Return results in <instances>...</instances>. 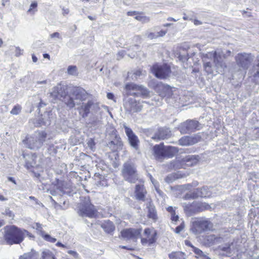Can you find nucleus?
<instances>
[{
	"instance_id": "f257e3e1",
	"label": "nucleus",
	"mask_w": 259,
	"mask_h": 259,
	"mask_svg": "<svg viewBox=\"0 0 259 259\" xmlns=\"http://www.w3.org/2000/svg\"><path fill=\"white\" fill-rule=\"evenodd\" d=\"M26 236L33 237L26 230L20 229L14 225L5 227L4 238L9 245L20 244Z\"/></svg>"
},
{
	"instance_id": "f03ea898",
	"label": "nucleus",
	"mask_w": 259,
	"mask_h": 259,
	"mask_svg": "<svg viewBox=\"0 0 259 259\" xmlns=\"http://www.w3.org/2000/svg\"><path fill=\"white\" fill-rule=\"evenodd\" d=\"M206 59H213L214 68L219 73L223 72L224 69L227 67L220 52L214 51L203 54L202 60L204 62V68L208 74L212 73L213 69L211 63L210 62H207L206 60Z\"/></svg>"
},
{
	"instance_id": "7ed1b4c3",
	"label": "nucleus",
	"mask_w": 259,
	"mask_h": 259,
	"mask_svg": "<svg viewBox=\"0 0 259 259\" xmlns=\"http://www.w3.org/2000/svg\"><path fill=\"white\" fill-rule=\"evenodd\" d=\"M47 134L45 131H38L31 136L24 140L23 143L27 147L32 150H38L41 148L46 141Z\"/></svg>"
},
{
	"instance_id": "20e7f679",
	"label": "nucleus",
	"mask_w": 259,
	"mask_h": 259,
	"mask_svg": "<svg viewBox=\"0 0 259 259\" xmlns=\"http://www.w3.org/2000/svg\"><path fill=\"white\" fill-rule=\"evenodd\" d=\"M121 175L125 181L131 183H135L139 179L136 167L131 161H126L123 164Z\"/></svg>"
},
{
	"instance_id": "39448f33",
	"label": "nucleus",
	"mask_w": 259,
	"mask_h": 259,
	"mask_svg": "<svg viewBox=\"0 0 259 259\" xmlns=\"http://www.w3.org/2000/svg\"><path fill=\"white\" fill-rule=\"evenodd\" d=\"M212 226V224L207 219L199 218L192 222L191 230L195 234H200L210 230Z\"/></svg>"
},
{
	"instance_id": "423d86ee",
	"label": "nucleus",
	"mask_w": 259,
	"mask_h": 259,
	"mask_svg": "<svg viewBox=\"0 0 259 259\" xmlns=\"http://www.w3.org/2000/svg\"><path fill=\"white\" fill-rule=\"evenodd\" d=\"M96 209L90 201L89 197H84V200L78 206V213L82 217L94 218L96 215Z\"/></svg>"
},
{
	"instance_id": "0eeeda50",
	"label": "nucleus",
	"mask_w": 259,
	"mask_h": 259,
	"mask_svg": "<svg viewBox=\"0 0 259 259\" xmlns=\"http://www.w3.org/2000/svg\"><path fill=\"white\" fill-rule=\"evenodd\" d=\"M198 156L189 155L181 160L176 159L172 161L169 164V167L174 169L185 168V165L193 166L195 165L198 159Z\"/></svg>"
},
{
	"instance_id": "6e6552de",
	"label": "nucleus",
	"mask_w": 259,
	"mask_h": 259,
	"mask_svg": "<svg viewBox=\"0 0 259 259\" xmlns=\"http://www.w3.org/2000/svg\"><path fill=\"white\" fill-rule=\"evenodd\" d=\"M125 90L127 96H147L149 94L148 90L143 86L134 83L126 84L125 87Z\"/></svg>"
},
{
	"instance_id": "1a4fd4ad",
	"label": "nucleus",
	"mask_w": 259,
	"mask_h": 259,
	"mask_svg": "<svg viewBox=\"0 0 259 259\" xmlns=\"http://www.w3.org/2000/svg\"><path fill=\"white\" fill-rule=\"evenodd\" d=\"M202 128L201 124L195 120H187L181 123L179 130L181 134H185L194 132Z\"/></svg>"
},
{
	"instance_id": "9d476101",
	"label": "nucleus",
	"mask_w": 259,
	"mask_h": 259,
	"mask_svg": "<svg viewBox=\"0 0 259 259\" xmlns=\"http://www.w3.org/2000/svg\"><path fill=\"white\" fill-rule=\"evenodd\" d=\"M142 231V228H130L122 230L120 234L124 240L136 242L139 238H141Z\"/></svg>"
},
{
	"instance_id": "9b49d317",
	"label": "nucleus",
	"mask_w": 259,
	"mask_h": 259,
	"mask_svg": "<svg viewBox=\"0 0 259 259\" xmlns=\"http://www.w3.org/2000/svg\"><path fill=\"white\" fill-rule=\"evenodd\" d=\"M152 72L157 78L164 79L169 75L171 70L170 67L166 64H155L152 68Z\"/></svg>"
},
{
	"instance_id": "f8f14e48",
	"label": "nucleus",
	"mask_w": 259,
	"mask_h": 259,
	"mask_svg": "<svg viewBox=\"0 0 259 259\" xmlns=\"http://www.w3.org/2000/svg\"><path fill=\"white\" fill-rule=\"evenodd\" d=\"M123 127L124 128L125 133L127 137V141L131 147L136 151L139 150L140 140L138 136L125 123L123 124Z\"/></svg>"
},
{
	"instance_id": "ddd939ff",
	"label": "nucleus",
	"mask_w": 259,
	"mask_h": 259,
	"mask_svg": "<svg viewBox=\"0 0 259 259\" xmlns=\"http://www.w3.org/2000/svg\"><path fill=\"white\" fill-rule=\"evenodd\" d=\"M211 192L207 187H203L201 188L195 189L193 192L187 193L185 195L186 199H195L199 197H208L211 196Z\"/></svg>"
},
{
	"instance_id": "4468645a",
	"label": "nucleus",
	"mask_w": 259,
	"mask_h": 259,
	"mask_svg": "<svg viewBox=\"0 0 259 259\" xmlns=\"http://www.w3.org/2000/svg\"><path fill=\"white\" fill-rule=\"evenodd\" d=\"M235 60L237 64L239 67L246 69L253 60V56L251 54L239 53L235 57Z\"/></svg>"
},
{
	"instance_id": "2eb2a0df",
	"label": "nucleus",
	"mask_w": 259,
	"mask_h": 259,
	"mask_svg": "<svg viewBox=\"0 0 259 259\" xmlns=\"http://www.w3.org/2000/svg\"><path fill=\"white\" fill-rule=\"evenodd\" d=\"M154 90L161 97H167L168 98L171 96L172 91L171 88L167 84H165L161 82L156 83L154 87Z\"/></svg>"
},
{
	"instance_id": "dca6fc26",
	"label": "nucleus",
	"mask_w": 259,
	"mask_h": 259,
	"mask_svg": "<svg viewBox=\"0 0 259 259\" xmlns=\"http://www.w3.org/2000/svg\"><path fill=\"white\" fill-rule=\"evenodd\" d=\"M144 234L146 237L141 238V243L143 245L148 244L150 245L156 242L157 232L155 230L146 228L144 230Z\"/></svg>"
},
{
	"instance_id": "f3484780",
	"label": "nucleus",
	"mask_w": 259,
	"mask_h": 259,
	"mask_svg": "<svg viewBox=\"0 0 259 259\" xmlns=\"http://www.w3.org/2000/svg\"><path fill=\"white\" fill-rule=\"evenodd\" d=\"M68 94L67 88L65 86L58 84L53 88L51 93V96L55 99H63Z\"/></svg>"
},
{
	"instance_id": "a211bd4d",
	"label": "nucleus",
	"mask_w": 259,
	"mask_h": 259,
	"mask_svg": "<svg viewBox=\"0 0 259 259\" xmlns=\"http://www.w3.org/2000/svg\"><path fill=\"white\" fill-rule=\"evenodd\" d=\"M201 137L198 135L193 136H184L178 141L179 144L183 146L193 145L200 141Z\"/></svg>"
},
{
	"instance_id": "6ab92c4d",
	"label": "nucleus",
	"mask_w": 259,
	"mask_h": 259,
	"mask_svg": "<svg viewBox=\"0 0 259 259\" xmlns=\"http://www.w3.org/2000/svg\"><path fill=\"white\" fill-rule=\"evenodd\" d=\"M249 77L255 84H259V57L249 71Z\"/></svg>"
},
{
	"instance_id": "aec40b11",
	"label": "nucleus",
	"mask_w": 259,
	"mask_h": 259,
	"mask_svg": "<svg viewBox=\"0 0 259 259\" xmlns=\"http://www.w3.org/2000/svg\"><path fill=\"white\" fill-rule=\"evenodd\" d=\"M171 135V132L168 128L160 127L152 137V139L157 141L165 140L170 138Z\"/></svg>"
},
{
	"instance_id": "412c9836",
	"label": "nucleus",
	"mask_w": 259,
	"mask_h": 259,
	"mask_svg": "<svg viewBox=\"0 0 259 259\" xmlns=\"http://www.w3.org/2000/svg\"><path fill=\"white\" fill-rule=\"evenodd\" d=\"M53 117V114L51 111L46 112L39 118L38 122L35 124V126L49 125L51 124Z\"/></svg>"
},
{
	"instance_id": "4be33fe9",
	"label": "nucleus",
	"mask_w": 259,
	"mask_h": 259,
	"mask_svg": "<svg viewBox=\"0 0 259 259\" xmlns=\"http://www.w3.org/2000/svg\"><path fill=\"white\" fill-rule=\"evenodd\" d=\"M147 200L146 208L148 209L147 216L149 219L156 221H157L158 217L155 207L151 199H147Z\"/></svg>"
},
{
	"instance_id": "5701e85b",
	"label": "nucleus",
	"mask_w": 259,
	"mask_h": 259,
	"mask_svg": "<svg viewBox=\"0 0 259 259\" xmlns=\"http://www.w3.org/2000/svg\"><path fill=\"white\" fill-rule=\"evenodd\" d=\"M147 192L142 185H137L135 189V196L138 200L145 201V195Z\"/></svg>"
},
{
	"instance_id": "b1692460",
	"label": "nucleus",
	"mask_w": 259,
	"mask_h": 259,
	"mask_svg": "<svg viewBox=\"0 0 259 259\" xmlns=\"http://www.w3.org/2000/svg\"><path fill=\"white\" fill-rule=\"evenodd\" d=\"M122 145V141L119 136L110 138V141L107 144L108 146L113 150H117L121 147Z\"/></svg>"
},
{
	"instance_id": "393cba45",
	"label": "nucleus",
	"mask_w": 259,
	"mask_h": 259,
	"mask_svg": "<svg viewBox=\"0 0 259 259\" xmlns=\"http://www.w3.org/2000/svg\"><path fill=\"white\" fill-rule=\"evenodd\" d=\"M101 227L105 232L112 234L115 229L114 223L110 220H105L101 224Z\"/></svg>"
},
{
	"instance_id": "a878e982",
	"label": "nucleus",
	"mask_w": 259,
	"mask_h": 259,
	"mask_svg": "<svg viewBox=\"0 0 259 259\" xmlns=\"http://www.w3.org/2000/svg\"><path fill=\"white\" fill-rule=\"evenodd\" d=\"M142 106L135 100H130L126 105V109L131 112H137L142 110Z\"/></svg>"
},
{
	"instance_id": "bb28decb",
	"label": "nucleus",
	"mask_w": 259,
	"mask_h": 259,
	"mask_svg": "<svg viewBox=\"0 0 259 259\" xmlns=\"http://www.w3.org/2000/svg\"><path fill=\"white\" fill-rule=\"evenodd\" d=\"M71 185L70 183L65 181H58L57 183V188L63 193H67L68 192L67 190L71 189Z\"/></svg>"
},
{
	"instance_id": "cd10ccee",
	"label": "nucleus",
	"mask_w": 259,
	"mask_h": 259,
	"mask_svg": "<svg viewBox=\"0 0 259 259\" xmlns=\"http://www.w3.org/2000/svg\"><path fill=\"white\" fill-rule=\"evenodd\" d=\"M93 106L94 107L95 106V105H94L92 101H89L87 103L82 104L79 112L80 113H81L82 112H83L82 114V116L83 117H85L88 116L90 112V109Z\"/></svg>"
},
{
	"instance_id": "c85d7f7f",
	"label": "nucleus",
	"mask_w": 259,
	"mask_h": 259,
	"mask_svg": "<svg viewBox=\"0 0 259 259\" xmlns=\"http://www.w3.org/2000/svg\"><path fill=\"white\" fill-rule=\"evenodd\" d=\"M50 198L56 209H65L68 208L69 203L67 201L64 200V198H61L59 203H57L55 200H54L52 197H50Z\"/></svg>"
},
{
	"instance_id": "c756f323",
	"label": "nucleus",
	"mask_w": 259,
	"mask_h": 259,
	"mask_svg": "<svg viewBox=\"0 0 259 259\" xmlns=\"http://www.w3.org/2000/svg\"><path fill=\"white\" fill-rule=\"evenodd\" d=\"M19 259H39V255L37 252L32 249L21 255Z\"/></svg>"
},
{
	"instance_id": "7c9ffc66",
	"label": "nucleus",
	"mask_w": 259,
	"mask_h": 259,
	"mask_svg": "<svg viewBox=\"0 0 259 259\" xmlns=\"http://www.w3.org/2000/svg\"><path fill=\"white\" fill-rule=\"evenodd\" d=\"M19 259H39V255L37 252L32 249L21 255Z\"/></svg>"
},
{
	"instance_id": "2f4dec72",
	"label": "nucleus",
	"mask_w": 259,
	"mask_h": 259,
	"mask_svg": "<svg viewBox=\"0 0 259 259\" xmlns=\"http://www.w3.org/2000/svg\"><path fill=\"white\" fill-rule=\"evenodd\" d=\"M178 152V148L176 147L168 146L165 148L164 157L171 158Z\"/></svg>"
},
{
	"instance_id": "473e14b6",
	"label": "nucleus",
	"mask_w": 259,
	"mask_h": 259,
	"mask_svg": "<svg viewBox=\"0 0 259 259\" xmlns=\"http://www.w3.org/2000/svg\"><path fill=\"white\" fill-rule=\"evenodd\" d=\"M62 101L70 109L73 108L76 104L78 105L79 104L77 102H75L73 97H71L68 95L63 99H62Z\"/></svg>"
},
{
	"instance_id": "72a5a7b5",
	"label": "nucleus",
	"mask_w": 259,
	"mask_h": 259,
	"mask_svg": "<svg viewBox=\"0 0 259 259\" xmlns=\"http://www.w3.org/2000/svg\"><path fill=\"white\" fill-rule=\"evenodd\" d=\"M164 151L165 148L164 149L161 145H156L153 147L154 154L158 158L164 157Z\"/></svg>"
},
{
	"instance_id": "f704fd0d",
	"label": "nucleus",
	"mask_w": 259,
	"mask_h": 259,
	"mask_svg": "<svg viewBox=\"0 0 259 259\" xmlns=\"http://www.w3.org/2000/svg\"><path fill=\"white\" fill-rule=\"evenodd\" d=\"M207 243L209 244L219 243L222 240V238L220 237H217L214 235H209L206 236L205 238Z\"/></svg>"
},
{
	"instance_id": "c9c22d12",
	"label": "nucleus",
	"mask_w": 259,
	"mask_h": 259,
	"mask_svg": "<svg viewBox=\"0 0 259 259\" xmlns=\"http://www.w3.org/2000/svg\"><path fill=\"white\" fill-rule=\"evenodd\" d=\"M40 259H56V257L52 251L45 249L42 251Z\"/></svg>"
},
{
	"instance_id": "e433bc0d",
	"label": "nucleus",
	"mask_w": 259,
	"mask_h": 259,
	"mask_svg": "<svg viewBox=\"0 0 259 259\" xmlns=\"http://www.w3.org/2000/svg\"><path fill=\"white\" fill-rule=\"evenodd\" d=\"M176 207L169 206L166 208V210L170 214V219L172 222H177L179 219L178 215L176 214Z\"/></svg>"
},
{
	"instance_id": "4c0bfd02",
	"label": "nucleus",
	"mask_w": 259,
	"mask_h": 259,
	"mask_svg": "<svg viewBox=\"0 0 259 259\" xmlns=\"http://www.w3.org/2000/svg\"><path fill=\"white\" fill-rule=\"evenodd\" d=\"M170 259H185V254L181 251L173 252L168 255Z\"/></svg>"
},
{
	"instance_id": "58836bf2",
	"label": "nucleus",
	"mask_w": 259,
	"mask_h": 259,
	"mask_svg": "<svg viewBox=\"0 0 259 259\" xmlns=\"http://www.w3.org/2000/svg\"><path fill=\"white\" fill-rule=\"evenodd\" d=\"M219 248L223 252L222 253L223 255L229 256L231 253L230 244H226L224 246H220Z\"/></svg>"
},
{
	"instance_id": "ea45409f",
	"label": "nucleus",
	"mask_w": 259,
	"mask_h": 259,
	"mask_svg": "<svg viewBox=\"0 0 259 259\" xmlns=\"http://www.w3.org/2000/svg\"><path fill=\"white\" fill-rule=\"evenodd\" d=\"M197 207L200 211L212 209V207L206 203H198L197 204Z\"/></svg>"
},
{
	"instance_id": "a19ab883",
	"label": "nucleus",
	"mask_w": 259,
	"mask_h": 259,
	"mask_svg": "<svg viewBox=\"0 0 259 259\" xmlns=\"http://www.w3.org/2000/svg\"><path fill=\"white\" fill-rule=\"evenodd\" d=\"M135 19L143 23H148L150 21V18L148 16L143 15V13L142 12L141 14H139V15L135 16Z\"/></svg>"
},
{
	"instance_id": "79ce46f5",
	"label": "nucleus",
	"mask_w": 259,
	"mask_h": 259,
	"mask_svg": "<svg viewBox=\"0 0 259 259\" xmlns=\"http://www.w3.org/2000/svg\"><path fill=\"white\" fill-rule=\"evenodd\" d=\"M67 73L69 75L76 76L78 74L77 68L76 66L70 65L67 68Z\"/></svg>"
},
{
	"instance_id": "37998d69",
	"label": "nucleus",
	"mask_w": 259,
	"mask_h": 259,
	"mask_svg": "<svg viewBox=\"0 0 259 259\" xmlns=\"http://www.w3.org/2000/svg\"><path fill=\"white\" fill-rule=\"evenodd\" d=\"M107 132L108 134L110 136V138L119 136L117 134V131L116 129L113 126H110L108 128H107Z\"/></svg>"
},
{
	"instance_id": "c03bdc74",
	"label": "nucleus",
	"mask_w": 259,
	"mask_h": 259,
	"mask_svg": "<svg viewBox=\"0 0 259 259\" xmlns=\"http://www.w3.org/2000/svg\"><path fill=\"white\" fill-rule=\"evenodd\" d=\"M101 120L96 116H93L90 119L89 123L91 124L93 126H98L101 124Z\"/></svg>"
},
{
	"instance_id": "a18cd8bd",
	"label": "nucleus",
	"mask_w": 259,
	"mask_h": 259,
	"mask_svg": "<svg viewBox=\"0 0 259 259\" xmlns=\"http://www.w3.org/2000/svg\"><path fill=\"white\" fill-rule=\"evenodd\" d=\"M177 180V176L175 173L168 175L165 179V181L167 183H171Z\"/></svg>"
},
{
	"instance_id": "49530a36",
	"label": "nucleus",
	"mask_w": 259,
	"mask_h": 259,
	"mask_svg": "<svg viewBox=\"0 0 259 259\" xmlns=\"http://www.w3.org/2000/svg\"><path fill=\"white\" fill-rule=\"evenodd\" d=\"M41 235L46 241L52 243H54L56 241V238L52 237L50 235L45 234L44 232H41Z\"/></svg>"
},
{
	"instance_id": "de8ad7c7",
	"label": "nucleus",
	"mask_w": 259,
	"mask_h": 259,
	"mask_svg": "<svg viewBox=\"0 0 259 259\" xmlns=\"http://www.w3.org/2000/svg\"><path fill=\"white\" fill-rule=\"evenodd\" d=\"M22 108L19 105H15L11 111V114L13 115H17L21 111Z\"/></svg>"
},
{
	"instance_id": "09e8293b",
	"label": "nucleus",
	"mask_w": 259,
	"mask_h": 259,
	"mask_svg": "<svg viewBox=\"0 0 259 259\" xmlns=\"http://www.w3.org/2000/svg\"><path fill=\"white\" fill-rule=\"evenodd\" d=\"M88 146L92 150H94L95 149V143L93 139H90L87 142Z\"/></svg>"
},
{
	"instance_id": "8fccbe9b",
	"label": "nucleus",
	"mask_w": 259,
	"mask_h": 259,
	"mask_svg": "<svg viewBox=\"0 0 259 259\" xmlns=\"http://www.w3.org/2000/svg\"><path fill=\"white\" fill-rule=\"evenodd\" d=\"M37 4L36 2H34L32 3L30 6L29 9L27 11V13H32L33 14H34V13L36 11H33L32 9L36 8L37 7Z\"/></svg>"
},
{
	"instance_id": "3c124183",
	"label": "nucleus",
	"mask_w": 259,
	"mask_h": 259,
	"mask_svg": "<svg viewBox=\"0 0 259 259\" xmlns=\"http://www.w3.org/2000/svg\"><path fill=\"white\" fill-rule=\"evenodd\" d=\"M175 174L176 176H177V179L186 177L189 175L188 174H185L182 171H178L177 172H175Z\"/></svg>"
},
{
	"instance_id": "603ef678",
	"label": "nucleus",
	"mask_w": 259,
	"mask_h": 259,
	"mask_svg": "<svg viewBox=\"0 0 259 259\" xmlns=\"http://www.w3.org/2000/svg\"><path fill=\"white\" fill-rule=\"evenodd\" d=\"M185 225L184 223H182L179 226L176 227L175 232L176 233H180L184 228Z\"/></svg>"
},
{
	"instance_id": "864d4df0",
	"label": "nucleus",
	"mask_w": 259,
	"mask_h": 259,
	"mask_svg": "<svg viewBox=\"0 0 259 259\" xmlns=\"http://www.w3.org/2000/svg\"><path fill=\"white\" fill-rule=\"evenodd\" d=\"M193 251L196 254L201 257H203V255L205 254L202 251H201L199 248L196 247H194Z\"/></svg>"
},
{
	"instance_id": "5fc2aeb1",
	"label": "nucleus",
	"mask_w": 259,
	"mask_h": 259,
	"mask_svg": "<svg viewBox=\"0 0 259 259\" xmlns=\"http://www.w3.org/2000/svg\"><path fill=\"white\" fill-rule=\"evenodd\" d=\"M142 74V71L140 70H137L135 71L133 74L131 76L132 79H137L138 76H140Z\"/></svg>"
},
{
	"instance_id": "6e6d98bb",
	"label": "nucleus",
	"mask_w": 259,
	"mask_h": 259,
	"mask_svg": "<svg viewBox=\"0 0 259 259\" xmlns=\"http://www.w3.org/2000/svg\"><path fill=\"white\" fill-rule=\"evenodd\" d=\"M253 139L254 140H257L259 139V128L256 127L253 130Z\"/></svg>"
},
{
	"instance_id": "4d7b16f0",
	"label": "nucleus",
	"mask_w": 259,
	"mask_h": 259,
	"mask_svg": "<svg viewBox=\"0 0 259 259\" xmlns=\"http://www.w3.org/2000/svg\"><path fill=\"white\" fill-rule=\"evenodd\" d=\"M3 214L9 216L10 218H13V217L14 216L13 213L11 210H10L9 208H6L5 210V211L3 212Z\"/></svg>"
},
{
	"instance_id": "13d9d810",
	"label": "nucleus",
	"mask_w": 259,
	"mask_h": 259,
	"mask_svg": "<svg viewBox=\"0 0 259 259\" xmlns=\"http://www.w3.org/2000/svg\"><path fill=\"white\" fill-rule=\"evenodd\" d=\"M150 179H151L152 183L154 185L156 191H157V193H158L159 194H160L161 191L159 189L158 187L157 186V182L154 180V179L152 177V176L150 177Z\"/></svg>"
},
{
	"instance_id": "bf43d9fd",
	"label": "nucleus",
	"mask_w": 259,
	"mask_h": 259,
	"mask_svg": "<svg viewBox=\"0 0 259 259\" xmlns=\"http://www.w3.org/2000/svg\"><path fill=\"white\" fill-rule=\"evenodd\" d=\"M82 93V90L81 89L76 88L73 92V94L76 96L75 99L79 98V94Z\"/></svg>"
},
{
	"instance_id": "052dcab7",
	"label": "nucleus",
	"mask_w": 259,
	"mask_h": 259,
	"mask_svg": "<svg viewBox=\"0 0 259 259\" xmlns=\"http://www.w3.org/2000/svg\"><path fill=\"white\" fill-rule=\"evenodd\" d=\"M50 37L52 38H57L58 39H61V36L60 33L58 32H54L50 35Z\"/></svg>"
},
{
	"instance_id": "680f3d73",
	"label": "nucleus",
	"mask_w": 259,
	"mask_h": 259,
	"mask_svg": "<svg viewBox=\"0 0 259 259\" xmlns=\"http://www.w3.org/2000/svg\"><path fill=\"white\" fill-rule=\"evenodd\" d=\"M139 14H141V12L138 11H130L127 13V15L131 16H136L139 15Z\"/></svg>"
},
{
	"instance_id": "e2e57ef3",
	"label": "nucleus",
	"mask_w": 259,
	"mask_h": 259,
	"mask_svg": "<svg viewBox=\"0 0 259 259\" xmlns=\"http://www.w3.org/2000/svg\"><path fill=\"white\" fill-rule=\"evenodd\" d=\"M23 50H21L20 48L16 47V56H19V55L22 54Z\"/></svg>"
},
{
	"instance_id": "0e129e2a",
	"label": "nucleus",
	"mask_w": 259,
	"mask_h": 259,
	"mask_svg": "<svg viewBox=\"0 0 259 259\" xmlns=\"http://www.w3.org/2000/svg\"><path fill=\"white\" fill-rule=\"evenodd\" d=\"M68 253L69 254L72 255V256H73L75 257H77L78 256L77 253L76 251H73V250H69V251H68Z\"/></svg>"
},
{
	"instance_id": "69168bd1",
	"label": "nucleus",
	"mask_w": 259,
	"mask_h": 259,
	"mask_svg": "<svg viewBox=\"0 0 259 259\" xmlns=\"http://www.w3.org/2000/svg\"><path fill=\"white\" fill-rule=\"evenodd\" d=\"M69 13V10L68 8H62V14L64 16L67 15Z\"/></svg>"
},
{
	"instance_id": "338daca9",
	"label": "nucleus",
	"mask_w": 259,
	"mask_h": 259,
	"mask_svg": "<svg viewBox=\"0 0 259 259\" xmlns=\"http://www.w3.org/2000/svg\"><path fill=\"white\" fill-rule=\"evenodd\" d=\"M166 34V31L164 30H161L157 33L156 36H163Z\"/></svg>"
},
{
	"instance_id": "774afa93",
	"label": "nucleus",
	"mask_w": 259,
	"mask_h": 259,
	"mask_svg": "<svg viewBox=\"0 0 259 259\" xmlns=\"http://www.w3.org/2000/svg\"><path fill=\"white\" fill-rule=\"evenodd\" d=\"M107 97L108 99L113 100L114 98V96L113 94H112L111 93H107Z\"/></svg>"
}]
</instances>
